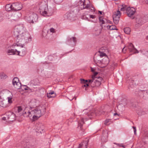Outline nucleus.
<instances>
[{
  "label": "nucleus",
  "mask_w": 148,
  "mask_h": 148,
  "mask_svg": "<svg viewBox=\"0 0 148 148\" xmlns=\"http://www.w3.org/2000/svg\"><path fill=\"white\" fill-rule=\"evenodd\" d=\"M6 118H6L5 117H3L2 118V120H4V121L6 120Z\"/></svg>",
  "instance_id": "obj_49"
},
{
  "label": "nucleus",
  "mask_w": 148,
  "mask_h": 148,
  "mask_svg": "<svg viewBox=\"0 0 148 148\" xmlns=\"http://www.w3.org/2000/svg\"><path fill=\"white\" fill-rule=\"evenodd\" d=\"M132 127L134 129V134H136V127H135L133 126Z\"/></svg>",
  "instance_id": "obj_43"
},
{
  "label": "nucleus",
  "mask_w": 148,
  "mask_h": 148,
  "mask_svg": "<svg viewBox=\"0 0 148 148\" xmlns=\"http://www.w3.org/2000/svg\"><path fill=\"white\" fill-rule=\"evenodd\" d=\"M73 99V98H72V99H70V100H72Z\"/></svg>",
  "instance_id": "obj_55"
},
{
  "label": "nucleus",
  "mask_w": 148,
  "mask_h": 148,
  "mask_svg": "<svg viewBox=\"0 0 148 148\" xmlns=\"http://www.w3.org/2000/svg\"><path fill=\"white\" fill-rule=\"evenodd\" d=\"M41 14L44 16H49L52 15L54 11L52 8H48V6L45 3H42L39 8Z\"/></svg>",
  "instance_id": "obj_3"
},
{
  "label": "nucleus",
  "mask_w": 148,
  "mask_h": 148,
  "mask_svg": "<svg viewBox=\"0 0 148 148\" xmlns=\"http://www.w3.org/2000/svg\"><path fill=\"white\" fill-rule=\"evenodd\" d=\"M77 41V38L75 37H68L67 38L66 43L68 45L74 46L75 45Z\"/></svg>",
  "instance_id": "obj_6"
},
{
  "label": "nucleus",
  "mask_w": 148,
  "mask_h": 148,
  "mask_svg": "<svg viewBox=\"0 0 148 148\" xmlns=\"http://www.w3.org/2000/svg\"><path fill=\"white\" fill-rule=\"evenodd\" d=\"M36 105L33 106V107H27L25 108L23 112V115L26 117L32 116L33 119H37L40 117L42 114H44L45 112V108L44 107L42 110L40 108V106L36 108L33 107L36 106Z\"/></svg>",
  "instance_id": "obj_2"
},
{
  "label": "nucleus",
  "mask_w": 148,
  "mask_h": 148,
  "mask_svg": "<svg viewBox=\"0 0 148 148\" xmlns=\"http://www.w3.org/2000/svg\"><path fill=\"white\" fill-rule=\"evenodd\" d=\"M12 83L14 87L17 89H20L21 87V84L19 82L18 78L14 77L13 79Z\"/></svg>",
  "instance_id": "obj_12"
},
{
  "label": "nucleus",
  "mask_w": 148,
  "mask_h": 148,
  "mask_svg": "<svg viewBox=\"0 0 148 148\" xmlns=\"http://www.w3.org/2000/svg\"><path fill=\"white\" fill-rule=\"evenodd\" d=\"M6 53L8 55H19L20 51H17L16 49H7L5 51Z\"/></svg>",
  "instance_id": "obj_8"
},
{
  "label": "nucleus",
  "mask_w": 148,
  "mask_h": 148,
  "mask_svg": "<svg viewBox=\"0 0 148 148\" xmlns=\"http://www.w3.org/2000/svg\"><path fill=\"white\" fill-rule=\"evenodd\" d=\"M23 5L18 2H16L12 3L13 10L15 11L19 10L23 8Z\"/></svg>",
  "instance_id": "obj_11"
},
{
  "label": "nucleus",
  "mask_w": 148,
  "mask_h": 148,
  "mask_svg": "<svg viewBox=\"0 0 148 148\" xmlns=\"http://www.w3.org/2000/svg\"><path fill=\"white\" fill-rule=\"evenodd\" d=\"M136 11L135 9L133 8L128 7L127 9L126 13L129 17H131L134 14Z\"/></svg>",
  "instance_id": "obj_15"
},
{
  "label": "nucleus",
  "mask_w": 148,
  "mask_h": 148,
  "mask_svg": "<svg viewBox=\"0 0 148 148\" xmlns=\"http://www.w3.org/2000/svg\"><path fill=\"white\" fill-rule=\"evenodd\" d=\"M114 116H119V115L117 113H114Z\"/></svg>",
  "instance_id": "obj_48"
},
{
  "label": "nucleus",
  "mask_w": 148,
  "mask_h": 148,
  "mask_svg": "<svg viewBox=\"0 0 148 148\" xmlns=\"http://www.w3.org/2000/svg\"><path fill=\"white\" fill-rule=\"evenodd\" d=\"M38 18V16L36 14L32 13L30 14L29 16L26 18V19L29 23H33L37 22Z\"/></svg>",
  "instance_id": "obj_5"
},
{
  "label": "nucleus",
  "mask_w": 148,
  "mask_h": 148,
  "mask_svg": "<svg viewBox=\"0 0 148 148\" xmlns=\"http://www.w3.org/2000/svg\"><path fill=\"white\" fill-rule=\"evenodd\" d=\"M91 70L92 72H94V69L93 68H91Z\"/></svg>",
  "instance_id": "obj_50"
},
{
  "label": "nucleus",
  "mask_w": 148,
  "mask_h": 148,
  "mask_svg": "<svg viewBox=\"0 0 148 148\" xmlns=\"http://www.w3.org/2000/svg\"><path fill=\"white\" fill-rule=\"evenodd\" d=\"M67 19L71 20L74 16V13L73 12H69L67 13L65 15Z\"/></svg>",
  "instance_id": "obj_17"
},
{
  "label": "nucleus",
  "mask_w": 148,
  "mask_h": 148,
  "mask_svg": "<svg viewBox=\"0 0 148 148\" xmlns=\"http://www.w3.org/2000/svg\"><path fill=\"white\" fill-rule=\"evenodd\" d=\"M80 1L82 4L81 5V9H88L90 7V1L89 0H80Z\"/></svg>",
  "instance_id": "obj_10"
},
{
  "label": "nucleus",
  "mask_w": 148,
  "mask_h": 148,
  "mask_svg": "<svg viewBox=\"0 0 148 148\" xmlns=\"http://www.w3.org/2000/svg\"><path fill=\"white\" fill-rule=\"evenodd\" d=\"M38 130L39 131V132L41 133V131H42L43 130V128H38Z\"/></svg>",
  "instance_id": "obj_44"
},
{
  "label": "nucleus",
  "mask_w": 148,
  "mask_h": 148,
  "mask_svg": "<svg viewBox=\"0 0 148 148\" xmlns=\"http://www.w3.org/2000/svg\"><path fill=\"white\" fill-rule=\"evenodd\" d=\"M87 143H82L79 144L78 148H87Z\"/></svg>",
  "instance_id": "obj_24"
},
{
  "label": "nucleus",
  "mask_w": 148,
  "mask_h": 148,
  "mask_svg": "<svg viewBox=\"0 0 148 148\" xmlns=\"http://www.w3.org/2000/svg\"><path fill=\"white\" fill-rule=\"evenodd\" d=\"M107 27L108 29L110 30H117L116 28V26L114 25H112L111 26L107 25Z\"/></svg>",
  "instance_id": "obj_25"
},
{
  "label": "nucleus",
  "mask_w": 148,
  "mask_h": 148,
  "mask_svg": "<svg viewBox=\"0 0 148 148\" xmlns=\"http://www.w3.org/2000/svg\"><path fill=\"white\" fill-rule=\"evenodd\" d=\"M31 84L35 86L38 85V79H36L32 80L31 81Z\"/></svg>",
  "instance_id": "obj_28"
},
{
  "label": "nucleus",
  "mask_w": 148,
  "mask_h": 148,
  "mask_svg": "<svg viewBox=\"0 0 148 148\" xmlns=\"http://www.w3.org/2000/svg\"><path fill=\"white\" fill-rule=\"evenodd\" d=\"M22 110V109L21 106H19L18 107V112H21Z\"/></svg>",
  "instance_id": "obj_39"
},
{
  "label": "nucleus",
  "mask_w": 148,
  "mask_h": 148,
  "mask_svg": "<svg viewBox=\"0 0 148 148\" xmlns=\"http://www.w3.org/2000/svg\"><path fill=\"white\" fill-rule=\"evenodd\" d=\"M28 87L27 86H24V89L25 90V88H27Z\"/></svg>",
  "instance_id": "obj_51"
},
{
  "label": "nucleus",
  "mask_w": 148,
  "mask_h": 148,
  "mask_svg": "<svg viewBox=\"0 0 148 148\" xmlns=\"http://www.w3.org/2000/svg\"><path fill=\"white\" fill-rule=\"evenodd\" d=\"M136 21L137 23L136 25V26L137 27H140L143 23V22L142 21V18H140L139 19L138 18H137Z\"/></svg>",
  "instance_id": "obj_21"
},
{
  "label": "nucleus",
  "mask_w": 148,
  "mask_h": 148,
  "mask_svg": "<svg viewBox=\"0 0 148 148\" xmlns=\"http://www.w3.org/2000/svg\"><path fill=\"white\" fill-rule=\"evenodd\" d=\"M99 55L100 57H103L104 56H107L106 54L104 53L103 52L99 51Z\"/></svg>",
  "instance_id": "obj_30"
},
{
  "label": "nucleus",
  "mask_w": 148,
  "mask_h": 148,
  "mask_svg": "<svg viewBox=\"0 0 148 148\" xmlns=\"http://www.w3.org/2000/svg\"><path fill=\"white\" fill-rule=\"evenodd\" d=\"M111 121V119H106V120H105L104 124L105 125H108L109 124L108 123L109 122Z\"/></svg>",
  "instance_id": "obj_36"
},
{
  "label": "nucleus",
  "mask_w": 148,
  "mask_h": 148,
  "mask_svg": "<svg viewBox=\"0 0 148 148\" xmlns=\"http://www.w3.org/2000/svg\"><path fill=\"white\" fill-rule=\"evenodd\" d=\"M81 82L82 83L84 84L82 85V87L84 88V87H85V90H87V88L89 86L88 84L87 83L88 82H89L88 80H85L84 79H80Z\"/></svg>",
  "instance_id": "obj_19"
},
{
  "label": "nucleus",
  "mask_w": 148,
  "mask_h": 148,
  "mask_svg": "<svg viewBox=\"0 0 148 148\" xmlns=\"http://www.w3.org/2000/svg\"><path fill=\"white\" fill-rule=\"evenodd\" d=\"M99 13L101 14H102V12L101 11H99Z\"/></svg>",
  "instance_id": "obj_52"
},
{
  "label": "nucleus",
  "mask_w": 148,
  "mask_h": 148,
  "mask_svg": "<svg viewBox=\"0 0 148 148\" xmlns=\"http://www.w3.org/2000/svg\"><path fill=\"white\" fill-rule=\"evenodd\" d=\"M126 49H125V47H124L123 48V49H122V51H123V53H125V51H126Z\"/></svg>",
  "instance_id": "obj_46"
},
{
  "label": "nucleus",
  "mask_w": 148,
  "mask_h": 148,
  "mask_svg": "<svg viewBox=\"0 0 148 148\" xmlns=\"http://www.w3.org/2000/svg\"><path fill=\"white\" fill-rule=\"evenodd\" d=\"M102 50V48H101L100 50Z\"/></svg>",
  "instance_id": "obj_57"
},
{
  "label": "nucleus",
  "mask_w": 148,
  "mask_h": 148,
  "mask_svg": "<svg viewBox=\"0 0 148 148\" xmlns=\"http://www.w3.org/2000/svg\"><path fill=\"white\" fill-rule=\"evenodd\" d=\"M90 18H95L96 16L95 15H90Z\"/></svg>",
  "instance_id": "obj_41"
},
{
  "label": "nucleus",
  "mask_w": 148,
  "mask_h": 148,
  "mask_svg": "<svg viewBox=\"0 0 148 148\" xmlns=\"http://www.w3.org/2000/svg\"><path fill=\"white\" fill-rule=\"evenodd\" d=\"M128 8L127 6L123 4L122 5L121 8L120 10L121 11H124L126 10L127 12V9Z\"/></svg>",
  "instance_id": "obj_27"
},
{
  "label": "nucleus",
  "mask_w": 148,
  "mask_h": 148,
  "mask_svg": "<svg viewBox=\"0 0 148 148\" xmlns=\"http://www.w3.org/2000/svg\"><path fill=\"white\" fill-rule=\"evenodd\" d=\"M99 21L100 23H101L100 26L102 28H103V25H102L105 23V21L103 20L101 17H99Z\"/></svg>",
  "instance_id": "obj_29"
},
{
  "label": "nucleus",
  "mask_w": 148,
  "mask_h": 148,
  "mask_svg": "<svg viewBox=\"0 0 148 148\" xmlns=\"http://www.w3.org/2000/svg\"><path fill=\"white\" fill-rule=\"evenodd\" d=\"M82 134H84V133H82Z\"/></svg>",
  "instance_id": "obj_56"
},
{
  "label": "nucleus",
  "mask_w": 148,
  "mask_h": 148,
  "mask_svg": "<svg viewBox=\"0 0 148 148\" xmlns=\"http://www.w3.org/2000/svg\"><path fill=\"white\" fill-rule=\"evenodd\" d=\"M124 32L127 34H129L130 33L131 30L129 27H127L124 29Z\"/></svg>",
  "instance_id": "obj_26"
},
{
  "label": "nucleus",
  "mask_w": 148,
  "mask_h": 148,
  "mask_svg": "<svg viewBox=\"0 0 148 148\" xmlns=\"http://www.w3.org/2000/svg\"><path fill=\"white\" fill-rule=\"evenodd\" d=\"M146 39L147 40H148V36H147L146 37Z\"/></svg>",
  "instance_id": "obj_53"
},
{
  "label": "nucleus",
  "mask_w": 148,
  "mask_h": 148,
  "mask_svg": "<svg viewBox=\"0 0 148 148\" xmlns=\"http://www.w3.org/2000/svg\"><path fill=\"white\" fill-rule=\"evenodd\" d=\"M26 30L25 28L22 25L15 26L14 31V35L15 37L16 43L15 46H21L23 47L24 44L31 41L32 38Z\"/></svg>",
  "instance_id": "obj_1"
},
{
  "label": "nucleus",
  "mask_w": 148,
  "mask_h": 148,
  "mask_svg": "<svg viewBox=\"0 0 148 148\" xmlns=\"http://www.w3.org/2000/svg\"><path fill=\"white\" fill-rule=\"evenodd\" d=\"M103 79L101 77H98L96 79L89 80V84H90L91 86L92 87H99Z\"/></svg>",
  "instance_id": "obj_4"
},
{
  "label": "nucleus",
  "mask_w": 148,
  "mask_h": 148,
  "mask_svg": "<svg viewBox=\"0 0 148 148\" xmlns=\"http://www.w3.org/2000/svg\"><path fill=\"white\" fill-rule=\"evenodd\" d=\"M118 145L120 147H122L124 148H125V145H123V144H118Z\"/></svg>",
  "instance_id": "obj_42"
},
{
  "label": "nucleus",
  "mask_w": 148,
  "mask_h": 148,
  "mask_svg": "<svg viewBox=\"0 0 148 148\" xmlns=\"http://www.w3.org/2000/svg\"><path fill=\"white\" fill-rule=\"evenodd\" d=\"M98 73L97 72H95L93 75L92 76V79H96L98 77H96V76L97 75Z\"/></svg>",
  "instance_id": "obj_33"
},
{
  "label": "nucleus",
  "mask_w": 148,
  "mask_h": 148,
  "mask_svg": "<svg viewBox=\"0 0 148 148\" xmlns=\"http://www.w3.org/2000/svg\"><path fill=\"white\" fill-rule=\"evenodd\" d=\"M5 96L7 97V99L8 100V103H12V99L13 97L12 93L8 90H6L5 91Z\"/></svg>",
  "instance_id": "obj_13"
},
{
  "label": "nucleus",
  "mask_w": 148,
  "mask_h": 148,
  "mask_svg": "<svg viewBox=\"0 0 148 148\" xmlns=\"http://www.w3.org/2000/svg\"><path fill=\"white\" fill-rule=\"evenodd\" d=\"M0 77L1 79H5L7 77V75L4 73H1L0 75Z\"/></svg>",
  "instance_id": "obj_32"
},
{
  "label": "nucleus",
  "mask_w": 148,
  "mask_h": 148,
  "mask_svg": "<svg viewBox=\"0 0 148 148\" xmlns=\"http://www.w3.org/2000/svg\"><path fill=\"white\" fill-rule=\"evenodd\" d=\"M128 49L129 51H131L133 52L134 53H138V51L136 49L133 45L132 43H130L129 45V46L128 47Z\"/></svg>",
  "instance_id": "obj_18"
},
{
  "label": "nucleus",
  "mask_w": 148,
  "mask_h": 148,
  "mask_svg": "<svg viewBox=\"0 0 148 148\" xmlns=\"http://www.w3.org/2000/svg\"><path fill=\"white\" fill-rule=\"evenodd\" d=\"M26 53V51L25 49H23L22 50V54L21 55L19 54L20 56H24Z\"/></svg>",
  "instance_id": "obj_31"
},
{
  "label": "nucleus",
  "mask_w": 148,
  "mask_h": 148,
  "mask_svg": "<svg viewBox=\"0 0 148 148\" xmlns=\"http://www.w3.org/2000/svg\"><path fill=\"white\" fill-rule=\"evenodd\" d=\"M0 106L3 107H6L7 106L6 101L3 99L1 96H0Z\"/></svg>",
  "instance_id": "obj_20"
},
{
  "label": "nucleus",
  "mask_w": 148,
  "mask_h": 148,
  "mask_svg": "<svg viewBox=\"0 0 148 148\" xmlns=\"http://www.w3.org/2000/svg\"><path fill=\"white\" fill-rule=\"evenodd\" d=\"M84 123V119L83 118H82L81 120L79 121L78 122V129H80L82 132H84V129L82 128L83 125Z\"/></svg>",
  "instance_id": "obj_16"
},
{
  "label": "nucleus",
  "mask_w": 148,
  "mask_h": 148,
  "mask_svg": "<svg viewBox=\"0 0 148 148\" xmlns=\"http://www.w3.org/2000/svg\"><path fill=\"white\" fill-rule=\"evenodd\" d=\"M146 2L148 3V0H145Z\"/></svg>",
  "instance_id": "obj_54"
},
{
  "label": "nucleus",
  "mask_w": 148,
  "mask_h": 148,
  "mask_svg": "<svg viewBox=\"0 0 148 148\" xmlns=\"http://www.w3.org/2000/svg\"><path fill=\"white\" fill-rule=\"evenodd\" d=\"M108 58H107L106 59H103V63H104L105 64H107L109 63Z\"/></svg>",
  "instance_id": "obj_34"
},
{
  "label": "nucleus",
  "mask_w": 148,
  "mask_h": 148,
  "mask_svg": "<svg viewBox=\"0 0 148 148\" xmlns=\"http://www.w3.org/2000/svg\"><path fill=\"white\" fill-rule=\"evenodd\" d=\"M18 14H19V15H20V13H18Z\"/></svg>",
  "instance_id": "obj_58"
},
{
  "label": "nucleus",
  "mask_w": 148,
  "mask_h": 148,
  "mask_svg": "<svg viewBox=\"0 0 148 148\" xmlns=\"http://www.w3.org/2000/svg\"><path fill=\"white\" fill-rule=\"evenodd\" d=\"M121 15L120 12L119 10L114 12L113 14V19L114 22L115 24H117L118 23Z\"/></svg>",
  "instance_id": "obj_7"
},
{
  "label": "nucleus",
  "mask_w": 148,
  "mask_h": 148,
  "mask_svg": "<svg viewBox=\"0 0 148 148\" xmlns=\"http://www.w3.org/2000/svg\"><path fill=\"white\" fill-rule=\"evenodd\" d=\"M137 113L139 116H141L142 115L145 114V112H137Z\"/></svg>",
  "instance_id": "obj_38"
},
{
  "label": "nucleus",
  "mask_w": 148,
  "mask_h": 148,
  "mask_svg": "<svg viewBox=\"0 0 148 148\" xmlns=\"http://www.w3.org/2000/svg\"><path fill=\"white\" fill-rule=\"evenodd\" d=\"M25 90H28L31 91V92L33 91H34V90H33L32 89H31L30 88H29V87H28L27 88H25Z\"/></svg>",
  "instance_id": "obj_40"
},
{
  "label": "nucleus",
  "mask_w": 148,
  "mask_h": 148,
  "mask_svg": "<svg viewBox=\"0 0 148 148\" xmlns=\"http://www.w3.org/2000/svg\"><path fill=\"white\" fill-rule=\"evenodd\" d=\"M64 0H54V2L57 4H59L62 2Z\"/></svg>",
  "instance_id": "obj_35"
},
{
  "label": "nucleus",
  "mask_w": 148,
  "mask_h": 148,
  "mask_svg": "<svg viewBox=\"0 0 148 148\" xmlns=\"http://www.w3.org/2000/svg\"><path fill=\"white\" fill-rule=\"evenodd\" d=\"M49 31L51 32L52 33H54L56 32L55 30L53 28H51L49 29Z\"/></svg>",
  "instance_id": "obj_37"
},
{
  "label": "nucleus",
  "mask_w": 148,
  "mask_h": 148,
  "mask_svg": "<svg viewBox=\"0 0 148 148\" xmlns=\"http://www.w3.org/2000/svg\"><path fill=\"white\" fill-rule=\"evenodd\" d=\"M56 96V94L54 93V92L53 90L50 91L49 93L47 94V96L49 98L54 97Z\"/></svg>",
  "instance_id": "obj_22"
},
{
  "label": "nucleus",
  "mask_w": 148,
  "mask_h": 148,
  "mask_svg": "<svg viewBox=\"0 0 148 148\" xmlns=\"http://www.w3.org/2000/svg\"><path fill=\"white\" fill-rule=\"evenodd\" d=\"M138 95L144 99H148V90H140L138 92Z\"/></svg>",
  "instance_id": "obj_9"
},
{
  "label": "nucleus",
  "mask_w": 148,
  "mask_h": 148,
  "mask_svg": "<svg viewBox=\"0 0 148 148\" xmlns=\"http://www.w3.org/2000/svg\"><path fill=\"white\" fill-rule=\"evenodd\" d=\"M5 9L8 11H10L11 10H13V7H12V4H9L6 5L5 7Z\"/></svg>",
  "instance_id": "obj_23"
},
{
  "label": "nucleus",
  "mask_w": 148,
  "mask_h": 148,
  "mask_svg": "<svg viewBox=\"0 0 148 148\" xmlns=\"http://www.w3.org/2000/svg\"><path fill=\"white\" fill-rule=\"evenodd\" d=\"M22 148H30L29 147V146L27 145L26 146H23V147Z\"/></svg>",
  "instance_id": "obj_47"
},
{
  "label": "nucleus",
  "mask_w": 148,
  "mask_h": 148,
  "mask_svg": "<svg viewBox=\"0 0 148 148\" xmlns=\"http://www.w3.org/2000/svg\"><path fill=\"white\" fill-rule=\"evenodd\" d=\"M6 114L8 121H12L15 120L16 116L14 113L11 112H8Z\"/></svg>",
  "instance_id": "obj_14"
},
{
  "label": "nucleus",
  "mask_w": 148,
  "mask_h": 148,
  "mask_svg": "<svg viewBox=\"0 0 148 148\" xmlns=\"http://www.w3.org/2000/svg\"><path fill=\"white\" fill-rule=\"evenodd\" d=\"M1 13L0 14V22L2 21L3 20V18L2 16H1Z\"/></svg>",
  "instance_id": "obj_45"
}]
</instances>
